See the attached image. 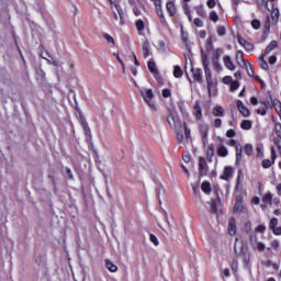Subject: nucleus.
<instances>
[{"label":"nucleus","instance_id":"603ef678","mask_svg":"<svg viewBox=\"0 0 281 281\" xmlns=\"http://www.w3.org/2000/svg\"><path fill=\"white\" fill-rule=\"evenodd\" d=\"M217 34H218V36H225V34H226L225 26H218Z\"/></svg>","mask_w":281,"mask_h":281},{"label":"nucleus","instance_id":"393cba45","mask_svg":"<svg viewBox=\"0 0 281 281\" xmlns=\"http://www.w3.org/2000/svg\"><path fill=\"white\" fill-rule=\"evenodd\" d=\"M143 56H144V58H148V56H150V53H149V49H148V47H149V43H148V41H144L143 42Z\"/></svg>","mask_w":281,"mask_h":281},{"label":"nucleus","instance_id":"f3484780","mask_svg":"<svg viewBox=\"0 0 281 281\" xmlns=\"http://www.w3.org/2000/svg\"><path fill=\"white\" fill-rule=\"evenodd\" d=\"M213 115L215 117H225V109L221 105L213 108Z\"/></svg>","mask_w":281,"mask_h":281},{"label":"nucleus","instance_id":"79ce46f5","mask_svg":"<svg viewBox=\"0 0 281 281\" xmlns=\"http://www.w3.org/2000/svg\"><path fill=\"white\" fill-rule=\"evenodd\" d=\"M182 159L184 164H190V160L192 159V157L190 156V153L186 151L182 154Z\"/></svg>","mask_w":281,"mask_h":281},{"label":"nucleus","instance_id":"4c0bfd02","mask_svg":"<svg viewBox=\"0 0 281 281\" xmlns=\"http://www.w3.org/2000/svg\"><path fill=\"white\" fill-rule=\"evenodd\" d=\"M216 212H218V207H217V204H216V200H213L211 202L210 213L211 214H216Z\"/></svg>","mask_w":281,"mask_h":281},{"label":"nucleus","instance_id":"37998d69","mask_svg":"<svg viewBox=\"0 0 281 281\" xmlns=\"http://www.w3.org/2000/svg\"><path fill=\"white\" fill-rule=\"evenodd\" d=\"M257 3L259 5L265 4V8H267V10H273V3L269 7V2H265V0H257Z\"/></svg>","mask_w":281,"mask_h":281},{"label":"nucleus","instance_id":"3c124183","mask_svg":"<svg viewBox=\"0 0 281 281\" xmlns=\"http://www.w3.org/2000/svg\"><path fill=\"white\" fill-rule=\"evenodd\" d=\"M265 30H267V32H269V30H271V19L269 16H267V19H266Z\"/></svg>","mask_w":281,"mask_h":281},{"label":"nucleus","instance_id":"5fc2aeb1","mask_svg":"<svg viewBox=\"0 0 281 281\" xmlns=\"http://www.w3.org/2000/svg\"><path fill=\"white\" fill-rule=\"evenodd\" d=\"M214 155V145L209 146L206 151V157H212Z\"/></svg>","mask_w":281,"mask_h":281},{"label":"nucleus","instance_id":"69168bd1","mask_svg":"<svg viewBox=\"0 0 281 281\" xmlns=\"http://www.w3.org/2000/svg\"><path fill=\"white\" fill-rule=\"evenodd\" d=\"M260 67L261 69H263L265 71H267V69H269V64L266 60H262L260 63Z\"/></svg>","mask_w":281,"mask_h":281},{"label":"nucleus","instance_id":"b1692460","mask_svg":"<svg viewBox=\"0 0 281 281\" xmlns=\"http://www.w3.org/2000/svg\"><path fill=\"white\" fill-rule=\"evenodd\" d=\"M246 71H247V75L250 77V78H254L255 76V72H254V66L249 63H244V66H243Z\"/></svg>","mask_w":281,"mask_h":281},{"label":"nucleus","instance_id":"f03ea898","mask_svg":"<svg viewBox=\"0 0 281 281\" xmlns=\"http://www.w3.org/2000/svg\"><path fill=\"white\" fill-rule=\"evenodd\" d=\"M142 98L145 100L146 104L153 109V111H157V105L155 104V93H153L151 89L143 88L140 89Z\"/></svg>","mask_w":281,"mask_h":281},{"label":"nucleus","instance_id":"dca6fc26","mask_svg":"<svg viewBox=\"0 0 281 281\" xmlns=\"http://www.w3.org/2000/svg\"><path fill=\"white\" fill-rule=\"evenodd\" d=\"M193 115L195 120H201L203 117V112L201 110V104L199 103V101L195 102V105L193 108Z\"/></svg>","mask_w":281,"mask_h":281},{"label":"nucleus","instance_id":"bf43d9fd","mask_svg":"<svg viewBox=\"0 0 281 281\" xmlns=\"http://www.w3.org/2000/svg\"><path fill=\"white\" fill-rule=\"evenodd\" d=\"M232 269L236 273L238 271V260L234 259L232 262Z\"/></svg>","mask_w":281,"mask_h":281},{"label":"nucleus","instance_id":"7ed1b4c3","mask_svg":"<svg viewBox=\"0 0 281 281\" xmlns=\"http://www.w3.org/2000/svg\"><path fill=\"white\" fill-rule=\"evenodd\" d=\"M249 243H250L251 249H254L255 251L262 252V251H265V249H267V245H265V243L258 240V235L256 233L250 234Z\"/></svg>","mask_w":281,"mask_h":281},{"label":"nucleus","instance_id":"c9c22d12","mask_svg":"<svg viewBox=\"0 0 281 281\" xmlns=\"http://www.w3.org/2000/svg\"><path fill=\"white\" fill-rule=\"evenodd\" d=\"M223 48H217L214 52L213 60H221V56H223Z\"/></svg>","mask_w":281,"mask_h":281},{"label":"nucleus","instance_id":"c756f323","mask_svg":"<svg viewBox=\"0 0 281 281\" xmlns=\"http://www.w3.org/2000/svg\"><path fill=\"white\" fill-rule=\"evenodd\" d=\"M201 190L202 192H204L205 194H210L212 192V187L210 186V182H203L201 184Z\"/></svg>","mask_w":281,"mask_h":281},{"label":"nucleus","instance_id":"bb28decb","mask_svg":"<svg viewBox=\"0 0 281 281\" xmlns=\"http://www.w3.org/2000/svg\"><path fill=\"white\" fill-rule=\"evenodd\" d=\"M243 159V147L240 145L236 146V164H240Z\"/></svg>","mask_w":281,"mask_h":281},{"label":"nucleus","instance_id":"412c9836","mask_svg":"<svg viewBox=\"0 0 281 281\" xmlns=\"http://www.w3.org/2000/svg\"><path fill=\"white\" fill-rule=\"evenodd\" d=\"M105 268L109 269L111 273H117V266L109 259L105 260Z\"/></svg>","mask_w":281,"mask_h":281},{"label":"nucleus","instance_id":"a19ab883","mask_svg":"<svg viewBox=\"0 0 281 281\" xmlns=\"http://www.w3.org/2000/svg\"><path fill=\"white\" fill-rule=\"evenodd\" d=\"M157 14H158L162 25H166V16L164 15V11L161 9H157Z\"/></svg>","mask_w":281,"mask_h":281},{"label":"nucleus","instance_id":"7c9ffc66","mask_svg":"<svg viewBox=\"0 0 281 281\" xmlns=\"http://www.w3.org/2000/svg\"><path fill=\"white\" fill-rule=\"evenodd\" d=\"M103 38H105L106 43H109L111 47H115V40L113 36L109 35V33H103Z\"/></svg>","mask_w":281,"mask_h":281},{"label":"nucleus","instance_id":"de8ad7c7","mask_svg":"<svg viewBox=\"0 0 281 281\" xmlns=\"http://www.w3.org/2000/svg\"><path fill=\"white\" fill-rule=\"evenodd\" d=\"M200 133H201L203 139H205L207 137V126H202L200 128Z\"/></svg>","mask_w":281,"mask_h":281},{"label":"nucleus","instance_id":"13d9d810","mask_svg":"<svg viewBox=\"0 0 281 281\" xmlns=\"http://www.w3.org/2000/svg\"><path fill=\"white\" fill-rule=\"evenodd\" d=\"M172 95V92L170 91V89H164L162 90V97L164 98H170Z\"/></svg>","mask_w":281,"mask_h":281},{"label":"nucleus","instance_id":"c03bdc74","mask_svg":"<svg viewBox=\"0 0 281 281\" xmlns=\"http://www.w3.org/2000/svg\"><path fill=\"white\" fill-rule=\"evenodd\" d=\"M144 27H145L144 21H142V20L136 21V30L138 32H142L144 30Z\"/></svg>","mask_w":281,"mask_h":281},{"label":"nucleus","instance_id":"a211bd4d","mask_svg":"<svg viewBox=\"0 0 281 281\" xmlns=\"http://www.w3.org/2000/svg\"><path fill=\"white\" fill-rule=\"evenodd\" d=\"M147 67L150 71V74L156 76V78H157V76H159V70H157V64H155L154 60L148 61Z\"/></svg>","mask_w":281,"mask_h":281},{"label":"nucleus","instance_id":"4be33fe9","mask_svg":"<svg viewBox=\"0 0 281 281\" xmlns=\"http://www.w3.org/2000/svg\"><path fill=\"white\" fill-rule=\"evenodd\" d=\"M115 10L120 16V24L124 25V11L122 10V7L117 3L114 4Z\"/></svg>","mask_w":281,"mask_h":281},{"label":"nucleus","instance_id":"a18cd8bd","mask_svg":"<svg viewBox=\"0 0 281 281\" xmlns=\"http://www.w3.org/2000/svg\"><path fill=\"white\" fill-rule=\"evenodd\" d=\"M210 19L213 21V23L218 22V14L216 13V11H211Z\"/></svg>","mask_w":281,"mask_h":281},{"label":"nucleus","instance_id":"0e129e2a","mask_svg":"<svg viewBox=\"0 0 281 281\" xmlns=\"http://www.w3.org/2000/svg\"><path fill=\"white\" fill-rule=\"evenodd\" d=\"M223 124V121L221 119L214 120V126L215 128H221V125Z\"/></svg>","mask_w":281,"mask_h":281},{"label":"nucleus","instance_id":"4d7b16f0","mask_svg":"<svg viewBox=\"0 0 281 281\" xmlns=\"http://www.w3.org/2000/svg\"><path fill=\"white\" fill-rule=\"evenodd\" d=\"M177 142H179V144L183 143V133L182 132H179L177 131Z\"/></svg>","mask_w":281,"mask_h":281},{"label":"nucleus","instance_id":"e433bc0d","mask_svg":"<svg viewBox=\"0 0 281 281\" xmlns=\"http://www.w3.org/2000/svg\"><path fill=\"white\" fill-rule=\"evenodd\" d=\"M213 67H214L215 71L223 70V66L221 65V61H218V59H213Z\"/></svg>","mask_w":281,"mask_h":281},{"label":"nucleus","instance_id":"e2e57ef3","mask_svg":"<svg viewBox=\"0 0 281 281\" xmlns=\"http://www.w3.org/2000/svg\"><path fill=\"white\" fill-rule=\"evenodd\" d=\"M274 236H281V226L272 228Z\"/></svg>","mask_w":281,"mask_h":281},{"label":"nucleus","instance_id":"cd10ccee","mask_svg":"<svg viewBox=\"0 0 281 281\" xmlns=\"http://www.w3.org/2000/svg\"><path fill=\"white\" fill-rule=\"evenodd\" d=\"M233 211L234 212H247V209L245 207V205H243V202H236Z\"/></svg>","mask_w":281,"mask_h":281},{"label":"nucleus","instance_id":"aec40b11","mask_svg":"<svg viewBox=\"0 0 281 281\" xmlns=\"http://www.w3.org/2000/svg\"><path fill=\"white\" fill-rule=\"evenodd\" d=\"M217 155L218 157H227V155H229V151L227 150V147H225V145H218Z\"/></svg>","mask_w":281,"mask_h":281},{"label":"nucleus","instance_id":"774afa93","mask_svg":"<svg viewBox=\"0 0 281 281\" xmlns=\"http://www.w3.org/2000/svg\"><path fill=\"white\" fill-rule=\"evenodd\" d=\"M258 115H267V109L266 108H259L257 110Z\"/></svg>","mask_w":281,"mask_h":281},{"label":"nucleus","instance_id":"f704fd0d","mask_svg":"<svg viewBox=\"0 0 281 281\" xmlns=\"http://www.w3.org/2000/svg\"><path fill=\"white\" fill-rule=\"evenodd\" d=\"M175 78H181L183 76V70L179 66H175L173 68Z\"/></svg>","mask_w":281,"mask_h":281},{"label":"nucleus","instance_id":"ea45409f","mask_svg":"<svg viewBox=\"0 0 281 281\" xmlns=\"http://www.w3.org/2000/svg\"><path fill=\"white\" fill-rule=\"evenodd\" d=\"M279 16H280V11L278 9H272L271 11L272 21H278Z\"/></svg>","mask_w":281,"mask_h":281},{"label":"nucleus","instance_id":"473e14b6","mask_svg":"<svg viewBox=\"0 0 281 281\" xmlns=\"http://www.w3.org/2000/svg\"><path fill=\"white\" fill-rule=\"evenodd\" d=\"M244 150L248 157H251V155H254V146L251 144H246Z\"/></svg>","mask_w":281,"mask_h":281},{"label":"nucleus","instance_id":"2eb2a0df","mask_svg":"<svg viewBox=\"0 0 281 281\" xmlns=\"http://www.w3.org/2000/svg\"><path fill=\"white\" fill-rule=\"evenodd\" d=\"M236 218L232 217L228 223V234L229 236H236Z\"/></svg>","mask_w":281,"mask_h":281},{"label":"nucleus","instance_id":"0eeeda50","mask_svg":"<svg viewBox=\"0 0 281 281\" xmlns=\"http://www.w3.org/2000/svg\"><path fill=\"white\" fill-rule=\"evenodd\" d=\"M271 159L272 161L269 159H265L262 161V168H266V169L269 168L274 164L276 159H278V155L276 154V147H271Z\"/></svg>","mask_w":281,"mask_h":281},{"label":"nucleus","instance_id":"ddd939ff","mask_svg":"<svg viewBox=\"0 0 281 281\" xmlns=\"http://www.w3.org/2000/svg\"><path fill=\"white\" fill-rule=\"evenodd\" d=\"M224 67L226 69H229V71H234L236 69V66L234 65V61H232V57L228 55H225L223 57Z\"/></svg>","mask_w":281,"mask_h":281},{"label":"nucleus","instance_id":"4468645a","mask_svg":"<svg viewBox=\"0 0 281 281\" xmlns=\"http://www.w3.org/2000/svg\"><path fill=\"white\" fill-rule=\"evenodd\" d=\"M237 41H238L239 45H241V47H245L246 52H252L254 50V44L247 42L241 36H238Z\"/></svg>","mask_w":281,"mask_h":281},{"label":"nucleus","instance_id":"6e6552de","mask_svg":"<svg viewBox=\"0 0 281 281\" xmlns=\"http://www.w3.org/2000/svg\"><path fill=\"white\" fill-rule=\"evenodd\" d=\"M273 203V194L271 192L266 193L262 196V210H267V205H271Z\"/></svg>","mask_w":281,"mask_h":281},{"label":"nucleus","instance_id":"6e6d98bb","mask_svg":"<svg viewBox=\"0 0 281 281\" xmlns=\"http://www.w3.org/2000/svg\"><path fill=\"white\" fill-rule=\"evenodd\" d=\"M193 23L196 27H203V20L199 18L194 19Z\"/></svg>","mask_w":281,"mask_h":281},{"label":"nucleus","instance_id":"6ab92c4d","mask_svg":"<svg viewBox=\"0 0 281 281\" xmlns=\"http://www.w3.org/2000/svg\"><path fill=\"white\" fill-rule=\"evenodd\" d=\"M271 249L278 251V249H280V240L270 239V247L267 248V251H271Z\"/></svg>","mask_w":281,"mask_h":281},{"label":"nucleus","instance_id":"8fccbe9b","mask_svg":"<svg viewBox=\"0 0 281 281\" xmlns=\"http://www.w3.org/2000/svg\"><path fill=\"white\" fill-rule=\"evenodd\" d=\"M256 232H258V234H265V232H267V226L266 225H259L256 228Z\"/></svg>","mask_w":281,"mask_h":281},{"label":"nucleus","instance_id":"2f4dec72","mask_svg":"<svg viewBox=\"0 0 281 281\" xmlns=\"http://www.w3.org/2000/svg\"><path fill=\"white\" fill-rule=\"evenodd\" d=\"M240 128H243V131H250V128H251V121H249V120L241 121Z\"/></svg>","mask_w":281,"mask_h":281},{"label":"nucleus","instance_id":"a878e982","mask_svg":"<svg viewBox=\"0 0 281 281\" xmlns=\"http://www.w3.org/2000/svg\"><path fill=\"white\" fill-rule=\"evenodd\" d=\"M166 8L168 10V12L171 14V16H175V14H177V9L175 8V3L173 2H167Z\"/></svg>","mask_w":281,"mask_h":281},{"label":"nucleus","instance_id":"864d4df0","mask_svg":"<svg viewBox=\"0 0 281 281\" xmlns=\"http://www.w3.org/2000/svg\"><path fill=\"white\" fill-rule=\"evenodd\" d=\"M251 26L254 27V30H260V22H259V20H252Z\"/></svg>","mask_w":281,"mask_h":281},{"label":"nucleus","instance_id":"1a4fd4ad","mask_svg":"<svg viewBox=\"0 0 281 281\" xmlns=\"http://www.w3.org/2000/svg\"><path fill=\"white\" fill-rule=\"evenodd\" d=\"M199 172L201 177L207 175V161H205V158L199 159Z\"/></svg>","mask_w":281,"mask_h":281},{"label":"nucleus","instance_id":"72a5a7b5","mask_svg":"<svg viewBox=\"0 0 281 281\" xmlns=\"http://www.w3.org/2000/svg\"><path fill=\"white\" fill-rule=\"evenodd\" d=\"M243 260H244L245 267L249 268V262L251 260V255H249V252H243Z\"/></svg>","mask_w":281,"mask_h":281},{"label":"nucleus","instance_id":"423d86ee","mask_svg":"<svg viewBox=\"0 0 281 281\" xmlns=\"http://www.w3.org/2000/svg\"><path fill=\"white\" fill-rule=\"evenodd\" d=\"M79 122L83 128L87 139H91V128L89 127V123H87V119H85V116H80Z\"/></svg>","mask_w":281,"mask_h":281},{"label":"nucleus","instance_id":"39448f33","mask_svg":"<svg viewBox=\"0 0 281 281\" xmlns=\"http://www.w3.org/2000/svg\"><path fill=\"white\" fill-rule=\"evenodd\" d=\"M167 122L171 128H177V125L179 124V116H177V113L175 111H170L169 115L167 116Z\"/></svg>","mask_w":281,"mask_h":281},{"label":"nucleus","instance_id":"20e7f679","mask_svg":"<svg viewBox=\"0 0 281 281\" xmlns=\"http://www.w3.org/2000/svg\"><path fill=\"white\" fill-rule=\"evenodd\" d=\"M249 243H250L251 249H254L255 251L262 252V251H265V249H267V245H265V243L258 240V235L256 233L250 234Z\"/></svg>","mask_w":281,"mask_h":281},{"label":"nucleus","instance_id":"052dcab7","mask_svg":"<svg viewBox=\"0 0 281 281\" xmlns=\"http://www.w3.org/2000/svg\"><path fill=\"white\" fill-rule=\"evenodd\" d=\"M238 87H240V83H238V81H233L231 83L232 91H236V89H238Z\"/></svg>","mask_w":281,"mask_h":281},{"label":"nucleus","instance_id":"338daca9","mask_svg":"<svg viewBox=\"0 0 281 281\" xmlns=\"http://www.w3.org/2000/svg\"><path fill=\"white\" fill-rule=\"evenodd\" d=\"M226 137H236V132L234 130H228L226 132Z\"/></svg>","mask_w":281,"mask_h":281},{"label":"nucleus","instance_id":"680f3d73","mask_svg":"<svg viewBox=\"0 0 281 281\" xmlns=\"http://www.w3.org/2000/svg\"><path fill=\"white\" fill-rule=\"evenodd\" d=\"M206 5L210 9L215 8L216 7V0H207Z\"/></svg>","mask_w":281,"mask_h":281},{"label":"nucleus","instance_id":"09e8293b","mask_svg":"<svg viewBox=\"0 0 281 281\" xmlns=\"http://www.w3.org/2000/svg\"><path fill=\"white\" fill-rule=\"evenodd\" d=\"M182 126L184 128V135H186L187 139H189V137H190V128H188V124H186V122L182 123Z\"/></svg>","mask_w":281,"mask_h":281},{"label":"nucleus","instance_id":"49530a36","mask_svg":"<svg viewBox=\"0 0 281 281\" xmlns=\"http://www.w3.org/2000/svg\"><path fill=\"white\" fill-rule=\"evenodd\" d=\"M276 227H278V218L273 217L270 220V229H274Z\"/></svg>","mask_w":281,"mask_h":281},{"label":"nucleus","instance_id":"58836bf2","mask_svg":"<svg viewBox=\"0 0 281 281\" xmlns=\"http://www.w3.org/2000/svg\"><path fill=\"white\" fill-rule=\"evenodd\" d=\"M149 240L150 243H153V245H155V247H159V239L157 238V236H155L154 234H150Z\"/></svg>","mask_w":281,"mask_h":281},{"label":"nucleus","instance_id":"f257e3e1","mask_svg":"<svg viewBox=\"0 0 281 281\" xmlns=\"http://www.w3.org/2000/svg\"><path fill=\"white\" fill-rule=\"evenodd\" d=\"M201 60L206 79V89L209 95H212V88L216 87V82H214V79H212V70L210 69V57H207V53L204 50H201Z\"/></svg>","mask_w":281,"mask_h":281},{"label":"nucleus","instance_id":"c85d7f7f","mask_svg":"<svg viewBox=\"0 0 281 281\" xmlns=\"http://www.w3.org/2000/svg\"><path fill=\"white\" fill-rule=\"evenodd\" d=\"M276 47H278V41L270 42V44L266 47V54H271Z\"/></svg>","mask_w":281,"mask_h":281},{"label":"nucleus","instance_id":"9d476101","mask_svg":"<svg viewBox=\"0 0 281 281\" xmlns=\"http://www.w3.org/2000/svg\"><path fill=\"white\" fill-rule=\"evenodd\" d=\"M232 177H234V168L226 166L224 168L223 175L220 178L223 179L224 181H229Z\"/></svg>","mask_w":281,"mask_h":281},{"label":"nucleus","instance_id":"9b49d317","mask_svg":"<svg viewBox=\"0 0 281 281\" xmlns=\"http://www.w3.org/2000/svg\"><path fill=\"white\" fill-rule=\"evenodd\" d=\"M237 109L244 117H249V115H251V112L249 111V109H247L245 106V103H243V101L240 100L237 101Z\"/></svg>","mask_w":281,"mask_h":281},{"label":"nucleus","instance_id":"5701e85b","mask_svg":"<svg viewBox=\"0 0 281 281\" xmlns=\"http://www.w3.org/2000/svg\"><path fill=\"white\" fill-rule=\"evenodd\" d=\"M244 56H245V54L243 53V50H238L237 54H236V61H237L238 65H241V67H244L245 63H247V61H245Z\"/></svg>","mask_w":281,"mask_h":281},{"label":"nucleus","instance_id":"f8f14e48","mask_svg":"<svg viewBox=\"0 0 281 281\" xmlns=\"http://www.w3.org/2000/svg\"><path fill=\"white\" fill-rule=\"evenodd\" d=\"M191 71L195 82H203V70L201 68H192Z\"/></svg>","mask_w":281,"mask_h":281}]
</instances>
